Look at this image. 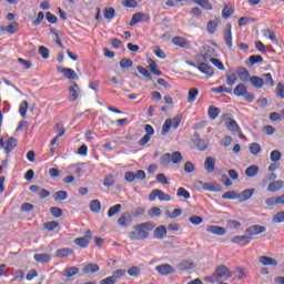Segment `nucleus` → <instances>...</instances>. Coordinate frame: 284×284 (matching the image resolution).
<instances>
[{"label": "nucleus", "instance_id": "nucleus-1", "mask_svg": "<svg viewBox=\"0 0 284 284\" xmlns=\"http://www.w3.org/2000/svg\"><path fill=\"white\" fill-rule=\"evenodd\" d=\"M154 230V223L143 222L133 226V230L129 232V239L131 241H145L150 239V232Z\"/></svg>", "mask_w": 284, "mask_h": 284}, {"label": "nucleus", "instance_id": "nucleus-2", "mask_svg": "<svg viewBox=\"0 0 284 284\" xmlns=\"http://www.w3.org/2000/svg\"><path fill=\"white\" fill-rule=\"evenodd\" d=\"M215 281H227L232 278L233 273L230 271V267L225 265H220L213 272Z\"/></svg>", "mask_w": 284, "mask_h": 284}, {"label": "nucleus", "instance_id": "nucleus-3", "mask_svg": "<svg viewBox=\"0 0 284 284\" xmlns=\"http://www.w3.org/2000/svg\"><path fill=\"white\" fill-rule=\"evenodd\" d=\"M267 232V227L263 225H251L245 230L246 239H248V243H251L253 236H258V234H263Z\"/></svg>", "mask_w": 284, "mask_h": 284}, {"label": "nucleus", "instance_id": "nucleus-4", "mask_svg": "<svg viewBox=\"0 0 284 284\" xmlns=\"http://www.w3.org/2000/svg\"><path fill=\"white\" fill-rule=\"evenodd\" d=\"M163 201L165 203L172 201V196L161 190L154 189L150 194H149V201Z\"/></svg>", "mask_w": 284, "mask_h": 284}, {"label": "nucleus", "instance_id": "nucleus-5", "mask_svg": "<svg viewBox=\"0 0 284 284\" xmlns=\"http://www.w3.org/2000/svg\"><path fill=\"white\" fill-rule=\"evenodd\" d=\"M17 145H19V140H17V138L11 136L7 142L3 141V138H0V148H3L6 154H10Z\"/></svg>", "mask_w": 284, "mask_h": 284}, {"label": "nucleus", "instance_id": "nucleus-6", "mask_svg": "<svg viewBox=\"0 0 284 284\" xmlns=\"http://www.w3.org/2000/svg\"><path fill=\"white\" fill-rule=\"evenodd\" d=\"M124 179L126 183H134L138 180L145 181V171L138 170L136 173L129 171L124 173Z\"/></svg>", "mask_w": 284, "mask_h": 284}, {"label": "nucleus", "instance_id": "nucleus-7", "mask_svg": "<svg viewBox=\"0 0 284 284\" xmlns=\"http://www.w3.org/2000/svg\"><path fill=\"white\" fill-rule=\"evenodd\" d=\"M92 231L88 230L85 231V236L84 237H78L73 240L74 245H78V247H82L85 250L88 245H90V242L92 241Z\"/></svg>", "mask_w": 284, "mask_h": 284}, {"label": "nucleus", "instance_id": "nucleus-8", "mask_svg": "<svg viewBox=\"0 0 284 284\" xmlns=\"http://www.w3.org/2000/svg\"><path fill=\"white\" fill-rule=\"evenodd\" d=\"M148 22H150V14L139 11L133 14L129 26H136V23H148Z\"/></svg>", "mask_w": 284, "mask_h": 284}, {"label": "nucleus", "instance_id": "nucleus-9", "mask_svg": "<svg viewBox=\"0 0 284 284\" xmlns=\"http://www.w3.org/2000/svg\"><path fill=\"white\" fill-rule=\"evenodd\" d=\"M224 42L227 45V48H233V37H232V23H226L225 29L223 31Z\"/></svg>", "mask_w": 284, "mask_h": 284}, {"label": "nucleus", "instance_id": "nucleus-10", "mask_svg": "<svg viewBox=\"0 0 284 284\" xmlns=\"http://www.w3.org/2000/svg\"><path fill=\"white\" fill-rule=\"evenodd\" d=\"M155 272L160 274V276H170V274H174V267L170 264H161L155 266Z\"/></svg>", "mask_w": 284, "mask_h": 284}, {"label": "nucleus", "instance_id": "nucleus-11", "mask_svg": "<svg viewBox=\"0 0 284 284\" xmlns=\"http://www.w3.org/2000/svg\"><path fill=\"white\" fill-rule=\"evenodd\" d=\"M173 45H178V48H183L184 50H190L192 44L183 37L178 36L172 38Z\"/></svg>", "mask_w": 284, "mask_h": 284}, {"label": "nucleus", "instance_id": "nucleus-12", "mask_svg": "<svg viewBox=\"0 0 284 284\" xmlns=\"http://www.w3.org/2000/svg\"><path fill=\"white\" fill-rule=\"evenodd\" d=\"M79 94H81V89L79 88V84L77 82H72V85L69 87V101H71V103H74V101L79 99Z\"/></svg>", "mask_w": 284, "mask_h": 284}, {"label": "nucleus", "instance_id": "nucleus-13", "mask_svg": "<svg viewBox=\"0 0 284 284\" xmlns=\"http://www.w3.org/2000/svg\"><path fill=\"white\" fill-rule=\"evenodd\" d=\"M58 72L64 74L65 79L69 81H79V74H77V72L70 68H59Z\"/></svg>", "mask_w": 284, "mask_h": 284}, {"label": "nucleus", "instance_id": "nucleus-14", "mask_svg": "<svg viewBox=\"0 0 284 284\" xmlns=\"http://www.w3.org/2000/svg\"><path fill=\"white\" fill-rule=\"evenodd\" d=\"M206 232L210 234H215V236H225L227 234V230L219 225H209L206 227Z\"/></svg>", "mask_w": 284, "mask_h": 284}, {"label": "nucleus", "instance_id": "nucleus-15", "mask_svg": "<svg viewBox=\"0 0 284 284\" xmlns=\"http://www.w3.org/2000/svg\"><path fill=\"white\" fill-rule=\"evenodd\" d=\"M146 63H149L148 70L152 72L155 77H163V71L159 69L156 61L152 60V58L146 59Z\"/></svg>", "mask_w": 284, "mask_h": 284}, {"label": "nucleus", "instance_id": "nucleus-16", "mask_svg": "<svg viewBox=\"0 0 284 284\" xmlns=\"http://www.w3.org/2000/svg\"><path fill=\"white\" fill-rule=\"evenodd\" d=\"M204 170L207 174H212L216 170V158L207 156L204 161Z\"/></svg>", "mask_w": 284, "mask_h": 284}, {"label": "nucleus", "instance_id": "nucleus-17", "mask_svg": "<svg viewBox=\"0 0 284 284\" xmlns=\"http://www.w3.org/2000/svg\"><path fill=\"white\" fill-rule=\"evenodd\" d=\"M196 69L199 70V72L205 74L206 77H214V69H212V67H209L205 62L199 63Z\"/></svg>", "mask_w": 284, "mask_h": 284}, {"label": "nucleus", "instance_id": "nucleus-18", "mask_svg": "<svg viewBox=\"0 0 284 284\" xmlns=\"http://www.w3.org/2000/svg\"><path fill=\"white\" fill-rule=\"evenodd\" d=\"M237 77L242 83H248L250 79H252L250 77V71H247L245 67L237 68Z\"/></svg>", "mask_w": 284, "mask_h": 284}, {"label": "nucleus", "instance_id": "nucleus-19", "mask_svg": "<svg viewBox=\"0 0 284 284\" xmlns=\"http://www.w3.org/2000/svg\"><path fill=\"white\" fill-rule=\"evenodd\" d=\"M33 258L37 263H50V261H52V255L48 254V253H38L33 255Z\"/></svg>", "mask_w": 284, "mask_h": 284}, {"label": "nucleus", "instance_id": "nucleus-20", "mask_svg": "<svg viewBox=\"0 0 284 284\" xmlns=\"http://www.w3.org/2000/svg\"><path fill=\"white\" fill-rule=\"evenodd\" d=\"M154 239H159L160 241H163L165 236L168 235V227L165 225L158 226L153 232Z\"/></svg>", "mask_w": 284, "mask_h": 284}, {"label": "nucleus", "instance_id": "nucleus-21", "mask_svg": "<svg viewBox=\"0 0 284 284\" xmlns=\"http://www.w3.org/2000/svg\"><path fill=\"white\" fill-rule=\"evenodd\" d=\"M200 185H203V190H205L206 192H221V184L219 183H203V182H199Z\"/></svg>", "mask_w": 284, "mask_h": 284}, {"label": "nucleus", "instance_id": "nucleus-22", "mask_svg": "<svg viewBox=\"0 0 284 284\" xmlns=\"http://www.w3.org/2000/svg\"><path fill=\"white\" fill-rule=\"evenodd\" d=\"M74 254V250L72 248H59L55 251V258H68V256H72Z\"/></svg>", "mask_w": 284, "mask_h": 284}, {"label": "nucleus", "instance_id": "nucleus-23", "mask_svg": "<svg viewBox=\"0 0 284 284\" xmlns=\"http://www.w3.org/2000/svg\"><path fill=\"white\" fill-rule=\"evenodd\" d=\"M248 81H250L251 85L253 88H256L257 90H261L263 88V85H265V80H263V78L257 77V75L251 77V79Z\"/></svg>", "mask_w": 284, "mask_h": 284}, {"label": "nucleus", "instance_id": "nucleus-24", "mask_svg": "<svg viewBox=\"0 0 284 284\" xmlns=\"http://www.w3.org/2000/svg\"><path fill=\"white\" fill-rule=\"evenodd\" d=\"M225 123H226V128H227V130H230V132H240V138L242 139L243 133H241V128L233 119L226 120Z\"/></svg>", "mask_w": 284, "mask_h": 284}, {"label": "nucleus", "instance_id": "nucleus-25", "mask_svg": "<svg viewBox=\"0 0 284 284\" xmlns=\"http://www.w3.org/2000/svg\"><path fill=\"white\" fill-rule=\"evenodd\" d=\"M258 261L261 265H264V266L272 265L273 267H276V265H278V262L274 260V257H270V256H260Z\"/></svg>", "mask_w": 284, "mask_h": 284}, {"label": "nucleus", "instance_id": "nucleus-26", "mask_svg": "<svg viewBox=\"0 0 284 284\" xmlns=\"http://www.w3.org/2000/svg\"><path fill=\"white\" fill-rule=\"evenodd\" d=\"M101 268L98 266V264H84L82 267L83 274H95V272H99Z\"/></svg>", "mask_w": 284, "mask_h": 284}, {"label": "nucleus", "instance_id": "nucleus-27", "mask_svg": "<svg viewBox=\"0 0 284 284\" xmlns=\"http://www.w3.org/2000/svg\"><path fill=\"white\" fill-rule=\"evenodd\" d=\"M219 114H221V109L214 105L209 106L207 115H209V119H211V121H216V119H219Z\"/></svg>", "mask_w": 284, "mask_h": 284}, {"label": "nucleus", "instance_id": "nucleus-28", "mask_svg": "<svg viewBox=\"0 0 284 284\" xmlns=\"http://www.w3.org/2000/svg\"><path fill=\"white\" fill-rule=\"evenodd\" d=\"M254 192H255L254 189H246L241 194H239L241 203H245V201H250L251 196H254Z\"/></svg>", "mask_w": 284, "mask_h": 284}, {"label": "nucleus", "instance_id": "nucleus-29", "mask_svg": "<svg viewBox=\"0 0 284 284\" xmlns=\"http://www.w3.org/2000/svg\"><path fill=\"white\" fill-rule=\"evenodd\" d=\"M236 81H239V75L237 73L234 72V70H229L226 73V83L229 85H234V83H236Z\"/></svg>", "mask_w": 284, "mask_h": 284}, {"label": "nucleus", "instance_id": "nucleus-30", "mask_svg": "<svg viewBox=\"0 0 284 284\" xmlns=\"http://www.w3.org/2000/svg\"><path fill=\"white\" fill-rule=\"evenodd\" d=\"M219 23L220 22L217 20H210L206 23V32H209V34H215L219 29Z\"/></svg>", "mask_w": 284, "mask_h": 284}, {"label": "nucleus", "instance_id": "nucleus-31", "mask_svg": "<svg viewBox=\"0 0 284 284\" xmlns=\"http://www.w3.org/2000/svg\"><path fill=\"white\" fill-rule=\"evenodd\" d=\"M256 63H263V57L262 55H251L246 60L247 68H252L253 65H256Z\"/></svg>", "mask_w": 284, "mask_h": 284}, {"label": "nucleus", "instance_id": "nucleus-32", "mask_svg": "<svg viewBox=\"0 0 284 284\" xmlns=\"http://www.w3.org/2000/svg\"><path fill=\"white\" fill-rule=\"evenodd\" d=\"M1 30H6L8 34H17V32L19 31V22H11L7 27L1 28Z\"/></svg>", "mask_w": 284, "mask_h": 284}, {"label": "nucleus", "instance_id": "nucleus-33", "mask_svg": "<svg viewBox=\"0 0 284 284\" xmlns=\"http://www.w3.org/2000/svg\"><path fill=\"white\" fill-rule=\"evenodd\" d=\"M246 92H247V87L243 83L237 84L233 90V93L235 94V97H244Z\"/></svg>", "mask_w": 284, "mask_h": 284}, {"label": "nucleus", "instance_id": "nucleus-34", "mask_svg": "<svg viewBox=\"0 0 284 284\" xmlns=\"http://www.w3.org/2000/svg\"><path fill=\"white\" fill-rule=\"evenodd\" d=\"M284 185V182L278 180L273 183H270L267 186V192H278Z\"/></svg>", "mask_w": 284, "mask_h": 284}, {"label": "nucleus", "instance_id": "nucleus-35", "mask_svg": "<svg viewBox=\"0 0 284 284\" xmlns=\"http://www.w3.org/2000/svg\"><path fill=\"white\" fill-rule=\"evenodd\" d=\"M192 267H194V264L190 261H182L178 264L180 272H187V270H192Z\"/></svg>", "mask_w": 284, "mask_h": 284}, {"label": "nucleus", "instance_id": "nucleus-36", "mask_svg": "<svg viewBox=\"0 0 284 284\" xmlns=\"http://www.w3.org/2000/svg\"><path fill=\"white\" fill-rule=\"evenodd\" d=\"M130 223V213H123L119 220H118V225L121 227H128Z\"/></svg>", "mask_w": 284, "mask_h": 284}, {"label": "nucleus", "instance_id": "nucleus-37", "mask_svg": "<svg viewBox=\"0 0 284 284\" xmlns=\"http://www.w3.org/2000/svg\"><path fill=\"white\" fill-rule=\"evenodd\" d=\"M248 150L253 156H258V154H261L262 148L261 144L253 142L248 145Z\"/></svg>", "mask_w": 284, "mask_h": 284}, {"label": "nucleus", "instance_id": "nucleus-38", "mask_svg": "<svg viewBox=\"0 0 284 284\" xmlns=\"http://www.w3.org/2000/svg\"><path fill=\"white\" fill-rule=\"evenodd\" d=\"M89 207L91 212H93V214H99V212H101V201L99 200L91 201Z\"/></svg>", "mask_w": 284, "mask_h": 284}, {"label": "nucleus", "instance_id": "nucleus-39", "mask_svg": "<svg viewBox=\"0 0 284 284\" xmlns=\"http://www.w3.org/2000/svg\"><path fill=\"white\" fill-rule=\"evenodd\" d=\"M132 65H134V61L128 59V58H122L120 60V68L121 70H130V68H132Z\"/></svg>", "mask_w": 284, "mask_h": 284}, {"label": "nucleus", "instance_id": "nucleus-40", "mask_svg": "<svg viewBox=\"0 0 284 284\" xmlns=\"http://www.w3.org/2000/svg\"><path fill=\"white\" fill-rule=\"evenodd\" d=\"M121 207H123V205L121 204H115L111 206L108 210L106 216H109V219H112V216H115V214H119L121 212Z\"/></svg>", "mask_w": 284, "mask_h": 284}, {"label": "nucleus", "instance_id": "nucleus-41", "mask_svg": "<svg viewBox=\"0 0 284 284\" xmlns=\"http://www.w3.org/2000/svg\"><path fill=\"white\" fill-rule=\"evenodd\" d=\"M248 239L247 235H235L231 239V243H235V244H239V243H245V245H250V242H248Z\"/></svg>", "mask_w": 284, "mask_h": 284}, {"label": "nucleus", "instance_id": "nucleus-42", "mask_svg": "<svg viewBox=\"0 0 284 284\" xmlns=\"http://www.w3.org/2000/svg\"><path fill=\"white\" fill-rule=\"evenodd\" d=\"M79 274V267L71 266L64 270V276L65 278H72V276H77Z\"/></svg>", "mask_w": 284, "mask_h": 284}, {"label": "nucleus", "instance_id": "nucleus-43", "mask_svg": "<svg viewBox=\"0 0 284 284\" xmlns=\"http://www.w3.org/2000/svg\"><path fill=\"white\" fill-rule=\"evenodd\" d=\"M196 97H199V89L191 88L189 90L187 103H194V101H196Z\"/></svg>", "mask_w": 284, "mask_h": 284}, {"label": "nucleus", "instance_id": "nucleus-44", "mask_svg": "<svg viewBox=\"0 0 284 284\" xmlns=\"http://www.w3.org/2000/svg\"><path fill=\"white\" fill-rule=\"evenodd\" d=\"M245 174L248 176V179L256 176V174H258V166L253 164L246 168Z\"/></svg>", "mask_w": 284, "mask_h": 284}, {"label": "nucleus", "instance_id": "nucleus-45", "mask_svg": "<svg viewBox=\"0 0 284 284\" xmlns=\"http://www.w3.org/2000/svg\"><path fill=\"white\" fill-rule=\"evenodd\" d=\"M222 199H227L229 201H236V199H241V195L235 191H227L222 195Z\"/></svg>", "mask_w": 284, "mask_h": 284}, {"label": "nucleus", "instance_id": "nucleus-46", "mask_svg": "<svg viewBox=\"0 0 284 284\" xmlns=\"http://www.w3.org/2000/svg\"><path fill=\"white\" fill-rule=\"evenodd\" d=\"M211 92H213V94H223V92H225L226 94H232V91L230 89L225 88V85L212 88Z\"/></svg>", "mask_w": 284, "mask_h": 284}, {"label": "nucleus", "instance_id": "nucleus-47", "mask_svg": "<svg viewBox=\"0 0 284 284\" xmlns=\"http://www.w3.org/2000/svg\"><path fill=\"white\" fill-rule=\"evenodd\" d=\"M264 37H266V39H270L272 43H278V40L276 39V33L272 31V29L264 30Z\"/></svg>", "mask_w": 284, "mask_h": 284}, {"label": "nucleus", "instance_id": "nucleus-48", "mask_svg": "<svg viewBox=\"0 0 284 284\" xmlns=\"http://www.w3.org/2000/svg\"><path fill=\"white\" fill-rule=\"evenodd\" d=\"M172 130V119H166L162 125V135L165 136Z\"/></svg>", "mask_w": 284, "mask_h": 284}, {"label": "nucleus", "instance_id": "nucleus-49", "mask_svg": "<svg viewBox=\"0 0 284 284\" xmlns=\"http://www.w3.org/2000/svg\"><path fill=\"white\" fill-rule=\"evenodd\" d=\"M115 10L112 7H105L103 10L104 19H108L109 21L112 20V18L115 14Z\"/></svg>", "mask_w": 284, "mask_h": 284}, {"label": "nucleus", "instance_id": "nucleus-50", "mask_svg": "<svg viewBox=\"0 0 284 284\" xmlns=\"http://www.w3.org/2000/svg\"><path fill=\"white\" fill-rule=\"evenodd\" d=\"M232 14H234V8L225 4L223 10H222V17L224 19H230V17H232Z\"/></svg>", "mask_w": 284, "mask_h": 284}, {"label": "nucleus", "instance_id": "nucleus-51", "mask_svg": "<svg viewBox=\"0 0 284 284\" xmlns=\"http://www.w3.org/2000/svg\"><path fill=\"white\" fill-rule=\"evenodd\" d=\"M126 273L129 274V276H133L134 278H139V276L141 275V267L132 266L126 271Z\"/></svg>", "mask_w": 284, "mask_h": 284}, {"label": "nucleus", "instance_id": "nucleus-52", "mask_svg": "<svg viewBox=\"0 0 284 284\" xmlns=\"http://www.w3.org/2000/svg\"><path fill=\"white\" fill-rule=\"evenodd\" d=\"M125 274H128V271H125L124 268H118L115 271H113V278H115V282L119 283V278H123V276H125Z\"/></svg>", "mask_w": 284, "mask_h": 284}, {"label": "nucleus", "instance_id": "nucleus-53", "mask_svg": "<svg viewBox=\"0 0 284 284\" xmlns=\"http://www.w3.org/2000/svg\"><path fill=\"white\" fill-rule=\"evenodd\" d=\"M54 201H65L68 199V192L65 191H57L53 194Z\"/></svg>", "mask_w": 284, "mask_h": 284}, {"label": "nucleus", "instance_id": "nucleus-54", "mask_svg": "<svg viewBox=\"0 0 284 284\" xmlns=\"http://www.w3.org/2000/svg\"><path fill=\"white\" fill-rule=\"evenodd\" d=\"M181 161H183V155L181 154V152L174 151L171 154V162H173L174 164H178V163H181Z\"/></svg>", "mask_w": 284, "mask_h": 284}, {"label": "nucleus", "instance_id": "nucleus-55", "mask_svg": "<svg viewBox=\"0 0 284 284\" xmlns=\"http://www.w3.org/2000/svg\"><path fill=\"white\" fill-rule=\"evenodd\" d=\"M59 225L60 224L57 221H51L43 224V226L45 227V230H48V232H54V230H57Z\"/></svg>", "mask_w": 284, "mask_h": 284}, {"label": "nucleus", "instance_id": "nucleus-56", "mask_svg": "<svg viewBox=\"0 0 284 284\" xmlns=\"http://www.w3.org/2000/svg\"><path fill=\"white\" fill-rule=\"evenodd\" d=\"M19 113L23 119H26V115L28 114V101L21 102L19 105Z\"/></svg>", "mask_w": 284, "mask_h": 284}, {"label": "nucleus", "instance_id": "nucleus-57", "mask_svg": "<svg viewBox=\"0 0 284 284\" xmlns=\"http://www.w3.org/2000/svg\"><path fill=\"white\" fill-rule=\"evenodd\" d=\"M226 227H229V230H239V227H241V222L236 220H227Z\"/></svg>", "mask_w": 284, "mask_h": 284}, {"label": "nucleus", "instance_id": "nucleus-58", "mask_svg": "<svg viewBox=\"0 0 284 284\" xmlns=\"http://www.w3.org/2000/svg\"><path fill=\"white\" fill-rule=\"evenodd\" d=\"M138 72H140L142 74V77H145L146 81H152V74L149 73L148 69L139 65Z\"/></svg>", "mask_w": 284, "mask_h": 284}, {"label": "nucleus", "instance_id": "nucleus-59", "mask_svg": "<svg viewBox=\"0 0 284 284\" xmlns=\"http://www.w3.org/2000/svg\"><path fill=\"white\" fill-rule=\"evenodd\" d=\"M103 185L105 187H112L114 185V175L109 174L104 178Z\"/></svg>", "mask_w": 284, "mask_h": 284}, {"label": "nucleus", "instance_id": "nucleus-60", "mask_svg": "<svg viewBox=\"0 0 284 284\" xmlns=\"http://www.w3.org/2000/svg\"><path fill=\"white\" fill-rule=\"evenodd\" d=\"M54 130L58 133L57 136L61 138L65 134V126H63V123H57Z\"/></svg>", "mask_w": 284, "mask_h": 284}, {"label": "nucleus", "instance_id": "nucleus-61", "mask_svg": "<svg viewBox=\"0 0 284 284\" xmlns=\"http://www.w3.org/2000/svg\"><path fill=\"white\" fill-rule=\"evenodd\" d=\"M273 223H284V211L277 212L272 217Z\"/></svg>", "mask_w": 284, "mask_h": 284}, {"label": "nucleus", "instance_id": "nucleus-62", "mask_svg": "<svg viewBox=\"0 0 284 284\" xmlns=\"http://www.w3.org/2000/svg\"><path fill=\"white\" fill-rule=\"evenodd\" d=\"M176 196L187 200V199H190V193L187 190H185V187H179Z\"/></svg>", "mask_w": 284, "mask_h": 284}, {"label": "nucleus", "instance_id": "nucleus-63", "mask_svg": "<svg viewBox=\"0 0 284 284\" xmlns=\"http://www.w3.org/2000/svg\"><path fill=\"white\" fill-rule=\"evenodd\" d=\"M276 92L280 99H284V84L282 82L277 83Z\"/></svg>", "mask_w": 284, "mask_h": 284}, {"label": "nucleus", "instance_id": "nucleus-64", "mask_svg": "<svg viewBox=\"0 0 284 284\" xmlns=\"http://www.w3.org/2000/svg\"><path fill=\"white\" fill-rule=\"evenodd\" d=\"M100 284H116V278L111 275L100 281Z\"/></svg>", "mask_w": 284, "mask_h": 284}]
</instances>
